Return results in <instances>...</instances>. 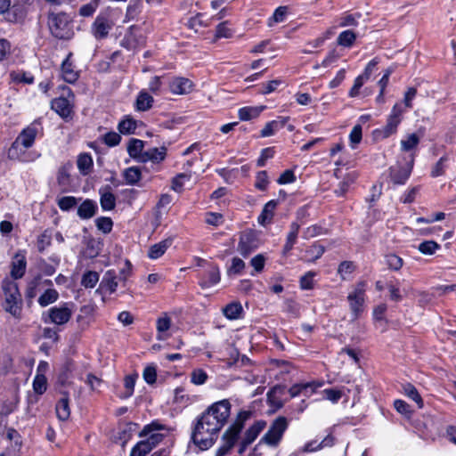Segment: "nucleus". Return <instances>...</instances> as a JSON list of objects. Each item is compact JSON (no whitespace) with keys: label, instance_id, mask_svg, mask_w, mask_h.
I'll use <instances>...</instances> for the list:
<instances>
[{"label":"nucleus","instance_id":"a19ab883","mask_svg":"<svg viewBox=\"0 0 456 456\" xmlns=\"http://www.w3.org/2000/svg\"><path fill=\"white\" fill-rule=\"evenodd\" d=\"M70 414L69 399L68 397H63L59 400L56 404V415L59 419L66 420Z\"/></svg>","mask_w":456,"mask_h":456},{"label":"nucleus","instance_id":"4c0bfd02","mask_svg":"<svg viewBox=\"0 0 456 456\" xmlns=\"http://www.w3.org/2000/svg\"><path fill=\"white\" fill-rule=\"evenodd\" d=\"M137 122L135 119L126 117L118 123V129L120 134H132L135 132Z\"/></svg>","mask_w":456,"mask_h":456},{"label":"nucleus","instance_id":"09e8293b","mask_svg":"<svg viewBox=\"0 0 456 456\" xmlns=\"http://www.w3.org/2000/svg\"><path fill=\"white\" fill-rule=\"evenodd\" d=\"M47 388V379L45 375L37 373L33 380V390L37 395H43Z\"/></svg>","mask_w":456,"mask_h":456},{"label":"nucleus","instance_id":"8fccbe9b","mask_svg":"<svg viewBox=\"0 0 456 456\" xmlns=\"http://www.w3.org/2000/svg\"><path fill=\"white\" fill-rule=\"evenodd\" d=\"M440 248V245L434 240H425L418 246V250L424 255H434Z\"/></svg>","mask_w":456,"mask_h":456},{"label":"nucleus","instance_id":"de8ad7c7","mask_svg":"<svg viewBox=\"0 0 456 456\" xmlns=\"http://www.w3.org/2000/svg\"><path fill=\"white\" fill-rule=\"evenodd\" d=\"M99 273L94 271H87L83 274L81 284L85 288H94L99 281Z\"/></svg>","mask_w":456,"mask_h":456},{"label":"nucleus","instance_id":"37998d69","mask_svg":"<svg viewBox=\"0 0 456 456\" xmlns=\"http://www.w3.org/2000/svg\"><path fill=\"white\" fill-rule=\"evenodd\" d=\"M58 297L59 294L54 289H48L39 297L38 304L45 307L57 301Z\"/></svg>","mask_w":456,"mask_h":456},{"label":"nucleus","instance_id":"9d476101","mask_svg":"<svg viewBox=\"0 0 456 456\" xmlns=\"http://www.w3.org/2000/svg\"><path fill=\"white\" fill-rule=\"evenodd\" d=\"M199 285L202 289H209L220 281V270L216 265H208L206 269L198 273Z\"/></svg>","mask_w":456,"mask_h":456},{"label":"nucleus","instance_id":"c85d7f7f","mask_svg":"<svg viewBox=\"0 0 456 456\" xmlns=\"http://www.w3.org/2000/svg\"><path fill=\"white\" fill-rule=\"evenodd\" d=\"M286 122H287L286 118H282L281 119H275V120L267 122L265 124V126H264V128L261 130L260 136L261 137H269V136L275 134V133L277 131H279L285 126Z\"/></svg>","mask_w":456,"mask_h":456},{"label":"nucleus","instance_id":"052dcab7","mask_svg":"<svg viewBox=\"0 0 456 456\" xmlns=\"http://www.w3.org/2000/svg\"><path fill=\"white\" fill-rule=\"evenodd\" d=\"M362 127L361 125H355L350 132L349 140L351 142V147L354 149L355 146L360 143L362 140Z\"/></svg>","mask_w":456,"mask_h":456},{"label":"nucleus","instance_id":"13d9d810","mask_svg":"<svg viewBox=\"0 0 456 456\" xmlns=\"http://www.w3.org/2000/svg\"><path fill=\"white\" fill-rule=\"evenodd\" d=\"M95 224L98 230L102 231L103 233H109L112 230L113 222L110 217H99L95 220Z\"/></svg>","mask_w":456,"mask_h":456},{"label":"nucleus","instance_id":"ddd939ff","mask_svg":"<svg viewBox=\"0 0 456 456\" xmlns=\"http://www.w3.org/2000/svg\"><path fill=\"white\" fill-rule=\"evenodd\" d=\"M144 37L140 29L135 26H131L125 35L121 45L128 50H134L144 45Z\"/></svg>","mask_w":456,"mask_h":456},{"label":"nucleus","instance_id":"7ed1b4c3","mask_svg":"<svg viewBox=\"0 0 456 456\" xmlns=\"http://www.w3.org/2000/svg\"><path fill=\"white\" fill-rule=\"evenodd\" d=\"M2 288L4 294V307L5 311L14 317H18L21 311L22 301L17 283L6 279L3 281Z\"/></svg>","mask_w":456,"mask_h":456},{"label":"nucleus","instance_id":"864d4df0","mask_svg":"<svg viewBox=\"0 0 456 456\" xmlns=\"http://www.w3.org/2000/svg\"><path fill=\"white\" fill-rule=\"evenodd\" d=\"M191 179V175L186 173L178 174L172 180L171 188L175 191L180 192L183 188V183L185 181H189Z\"/></svg>","mask_w":456,"mask_h":456},{"label":"nucleus","instance_id":"e433bc0d","mask_svg":"<svg viewBox=\"0 0 456 456\" xmlns=\"http://www.w3.org/2000/svg\"><path fill=\"white\" fill-rule=\"evenodd\" d=\"M419 141L420 137L417 134H410L401 141V150L405 152L411 151L419 145Z\"/></svg>","mask_w":456,"mask_h":456},{"label":"nucleus","instance_id":"c9c22d12","mask_svg":"<svg viewBox=\"0 0 456 456\" xmlns=\"http://www.w3.org/2000/svg\"><path fill=\"white\" fill-rule=\"evenodd\" d=\"M242 312V305L239 302L230 303L223 309L224 316L229 320L240 319L241 317Z\"/></svg>","mask_w":456,"mask_h":456},{"label":"nucleus","instance_id":"69168bd1","mask_svg":"<svg viewBox=\"0 0 456 456\" xmlns=\"http://www.w3.org/2000/svg\"><path fill=\"white\" fill-rule=\"evenodd\" d=\"M98 5V0H93L89 4H84L80 7L79 14L83 17H90L94 13Z\"/></svg>","mask_w":456,"mask_h":456},{"label":"nucleus","instance_id":"0eeeda50","mask_svg":"<svg viewBox=\"0 0 456 456\" xmlns=\"http://www.w3.org/2000/svg\"><path fill=\"white\" fill-rule=\"evenodd\" d=\"M220 429H194L191 439L201 451L208 450L217 440Z\"/></svg>","mask_w":456,"mask_h":456},{"label":"nucleus","instance_id":"4d7b16f0","mask_svg":"<svg viewBox=\"0 0 456 456\" xmlns=\"http://www.w3.org/2000/svg\"><path fill=\"white\" fill-rule=\"evenodd\" d=\"M276 202L274 200H271L265 205L262 214L258 217L259 223L263 224L265 220H271L273 215V210L275 209Z\"/></svg>","mask_w":456,"mask_h":456},{"label":"nucleus","instance_id":"1a4fd4ad","mask_svg":"<svg viewBox=\"0 0 456 456\" xmlns=\"http://www.w3.org/2000/svg\"><path fill=\"white\" fill-rule=\"evenodd\" d=\"M28 149L14 140L7 151V157L11 160L23 163L32 162L38 158V155L28 151Z\"/></svg>","mask_w":456,"mask_h":456},{"label":"nucleus","instance_id":"2f4dec72","mask_svg":"<svg viewBox=\"0 0 456 456\" xmlns=\"http://www.w3.org/2000/svg\"><path fill=\"white\" fill-rule=\"evenodd\" d=\"M153 102V97L145 90H142L136 97L135 109L139 111H147L152 107Z\"/></svg>","mask_w":456,"mask_h":456},{"label":"nucleus","instance_id":"20e7f679","mask_svg":"<svg viewBox=\"0 0 456 456\" xmlns=\"http://www.w3.org/2000/svg\"><path fill=\"white\" fill-rule=\"evenodd\" d=\"M48 27L51 34L58 39H69L73 35L72 25L64 12H50Z\"/></svg>","mask_w":456,"mask_h":456},{"label":"nucleus","instance_id":"2eb2a0df","mask_svg":"<svg viewBox=\"0 0 456 456\" xmlns=\"http://www.w3.org/2000/svg\"><path fill=\"white\" fill-rule=\"evenodd\" d=\"M256 417V411L253 406L248 405L240 408L232 418L228 428H243L248 421Z\"/></svg>","mask_w":456,"mask_h":456},{"label":"nucleus","instance_id":"a18cd8bd","mask_svg":"<svg viewBox=\"0 0 456 456\" xmlns=\"http://www.w3.org/2000/svg\"><path fill=\"white\" fill-rule=\"evenodd\" d=\"M403 389L405 395L414 401L418 404L419 408L423 407L422 398L414 386L408 383L403 387Z\"/></svg>","mask_w":456,"mask_h":456},{"label":"nucleus","instance_id":"49530a36","mask_svg":"<svg viewBox=\"0 0 456 456\" xmlns=\"http://www.w3.org/2000/svg\"><path fill=\"white\" fill-rule=\"evenodd\" d=\"M361 18H362V14L360 12L345 13L339 19V26L340 27H355L358 25V20Z\"/></svg>","mask_w":456,"mask_h":456},{"label":"nucleus","instance_id":"bf43d9fd","mask_svg":"<svg viewBox=\"0 0 456 456\" xmlns=\"http://www.w3.org/2000/svg\"><path fill=\"white\" fill-rule=\"evenodd\" d=\"M142 377L144 381L149 384L152 385L156 382L157 379V369L154 365H149L144 368L142 372Z\"/></svg>","mask_w":456,"mask_h":456},{"label":"nucleus","instance_id":"bb28decb","mask_svg":"<svg viewBox=\"0 0 456 456\" xmlns=\"http://www.w3.org/2000/svg\"><path fill=\"white\" fill-rule=\"evenodd\" d=\"M118 276L114 270H108L101 281L102 289L107 290L110 294H112L116 291L118 288Z\"/></svg>","mask_w":456,"mask_h":456},{"label":"nucleus","instance_id":"6ab92c4d","mask_svg":"<svg viewBox=\"0 0 456 456\" xmlns=\"http://www.w3.org/2000/svg\"><path fill=\"white\" fill-rule=\"evenodd\" d=\"M170 91L175 94H186L192 91L193 84L186 77H175L169 85Z\"/></svg>","mask_w":456,"mask_h":456},{"label":"nucleus","instance_id":"ea45409f","mask_svg":"<svg viewBox=\"0 0 456 456\" xmlns=\"http://www.w3.org/2000/svg\"><path fill=\"white\" fill-rule=\"evenodd\" d=\"M355 39H356L355 33L350 29H347V30L342 31L338 35V37L337 38V43H338V45L344 46V47H351L354 45Z\"/></svg>","mask_w":456,"mask_h":456},{"label":"nucleus","instance_id":"412c9836","mask_svg":"<svg viewBox=\"0 0 456 456\" xmlns=\"http://www.w3.org/2000/svg\"><path fill=\"white\" fill-rule=\"evenodd\" d=\"M27 262L23 253L18 252L15 254L12 262L11 275L13 279L21 278L26 271Z\"/></svg>","mask_w":456,"mask_h":456},{"label":"nucleus","instance_id":"f03ea898","mask_svg":"<svg viewBox=\"0 0 456 456\" xmlns=\"http://www.w3.org/2000/svg\"><path fill=\"white\" fill-rule=\"evenodd\" d=\"M243 429H227L223 435V444L217 449L216 456H224L239 443L240 454H242L248 444L255 441L261 429H246L243 436L241 431Z\"/></svg>","mask_w":456,"mask_h":456},{"label":"nucleus","instance_id":"a878e982","mask_svg":"<svg viewBox=\"0 0 456 456\" xmlns=\"http://www.w3.org/2000/svg\"><path fill=\"white\" fill-rule=\"evenodd\" d=\"M265 108V105L246 106L238 110V116L240 120L248 121L256 118Z\"/></svg>","mask_w":456,"mask_h":456},{"label":"nucleus","instance_id":"dca6fc26","mask_svg":"<svg viewBox=\"0 0 456 456\" xmlns=\"http://www.w3.org/2000/svg\"><path fill=\"white\" fill-rule=\"evenodd\" d=\"M286 387L284 386H275L267 393V403L274 410L281 408L287 400Z\"/></svg>","mask_w":456,"mask_h":456},{"label":"nucleus","instance_id":"aec40b11","mask_svg":"<svg viewBox=\"0 0 456 456\" xmlns=\"http://www.w3.org/2000/svg\"><path fill=\"white\" fill-rule=\"evenodd\" d=\"M157 429H142L139 433V436L144 438L141 440L140 443H144L146 447L150 448V452L163 440V435L154 432Z\"/></svg>","mask_w":456,"mask_h":456},{"label":"nucleus","instance_id":"473e14b6","mask_svg":"<svg viewBox=\"0 0 456 456\" xmlns=\"http://www.w3.org/2000/svg\"><path fill=\"white\" fill-rule=\"evenodd\" d=\"M171 327V319L167 314H163L158 318L156 322V328L158 331L157 338L159 340H164L167 338L166 332Z\"/></svg>","mask_w":456,"mask_h":456},{"label":"nucleus","instance_id":"72a5a7b5","mask_svg":"<svg viewBox=\"0 0 456 456\" xmlns=\"http://www.w3.org/2000/svg\"><path fill=\"white\" fill-rule=\"evenodd\" d=\"M300 224L293 222L289 226V232L288 233L286 243L283 247V254H288L295 245L298 234Z\"/></svg>","mask_w":456,"mask_h":456},{"label":"nucleus","instance_id":"5fc2aeb1","mask_svg":"<svg viewBox=\"0 0 456 456\" xmlns=\"http://www.w3.org/2000/svg\"><path fill=\"white\" fill-rule=\"evenodd\" d=\"M386 264L389 269L398 271L402 268L403 261L395 254H388L386 256Z\"/></svg>","mask_w":456,"mask_h":456},{"label":"nucleus","instance_id":"3c124183","mask_svg":"<svg viewBox=\"0 0 456 456\" xmlns=\"http://www.w3.org/2000/svg\"><path fill=\"white\" fill-rule=\"evenodd\" d=\"M77 204V198L73 196H63L57 200V205L62 211H69Z\"/></svg>","mask_w":456,"mask_h":456},{"label":"nucleus","instance_id":"cd10ccee","mask_svg":"<svg viewBox=\"0 0 456 456\" xmlns=\"http://www.w3.org/2000/svg\"><path fill=\"white\" fill-rule=\"evenodd\" d=\"M144 142L140 139L132 138L127 144V152L129 156L134 159L141 161L143 157Z\"/></svg>","mask_w":456,"mask_h":456},{"label":"nucleus","instance_id":"f257e3e1","mask_svg":"<svg viewBox=\"0 0 456 456\" xmlns=\"http://www.w3.org/2000/svg\"><path fill=\"white\" fill-rule=\"evenodd\" d=\"M232 403L229 399H222L211 403L197 418L195 428L208 426L212 428H227L231 422Z\"/></svg>","mask_w":456,"mask_h":456},{"label":"nucleus","instance_id":"f8f14e48","mask_svg":"<svg viewBox=\"0 0 456 456\" xmlns=\"http://www.w3.org/2000/svg\"><path fill=\"white\" fill-rule=\"evenodd\" d=\"M336 437L332 433L326 436H317L316 439L306 443L302 449L304 452H314L325 448L331 447L335 444Z\"/></svg>","mask_w":456,"mask_h":456},{"label":"nucleus","instance_id":"b1692460","mask_svg":"<svg viewBox=\"0 0 456 456\" xmlns=\"http://www.w3.org/2000/svg\"><path fill=\"white\" fill-rule=\"evenodd\" d=\"M51 108L61 118L69 117L72 110V105L69 101L64 97H59L53 100L51 102Z\"/></svg>","mask_w":456,"mask_h":456},{"label":"nucleus","instance_id":"a211bd4d","mask_svg":"<svg viewBox=\"0 0 456 456\" xmlns=\"http://www.w3.org/2000/svg\"><path fill=\"white\" fill-rule=\"evenodd\" d=\"M72 53H69L61 63V77L69 84L75 83L79 77L78 71L74 69V65L70 61Z\"/></svg>","mask_w":456,"mask_h":456},{"label":"nucleus","instance_id":"e2e57ef3","mask_svg":"<svg viewBox=\"0 0 456 456\" xmlns=\"http://www.w3.org/2000/svg\"><path fill=\"white\" fill-rule=\"evenodd\" d=\"M208 379V374L201 369L194 370L191 375V381L192 384L200 386L203 385Z\"/></svg>","mask_w":456,"mask_h":456},{"label":"nucleus","instance_id":"39448f33","mask_svg":"<svg viewBox=\"0 0 456 456\" xmlns=\"http://www.w3.org/2000/svg\"><path fill=\"white\" fill-rule=\"evenodd\" d=\"M366 287L367 282L360 281L354 286L352 291L347 296L353 321L358 319L363 312Z\"/></svg>","mask_w":456,"mask_h":456},{"label":"nucleus","instance_id":"58836bf2","mask_svg":"<svg viewBox=\"0 0 456 456\" xmlns=\"http://www.w3.org/2000/svg\"><path fill=\"white\" fill-rule=\"evenodd\" d=\"M123 176L127 184L134 185L141 180L142 174L139 167H131L124 170Z\"/></svg>","mask_w":456,"mask_h":456},{"label":"nucleus","instance_id":"79ce46f5","mask_svg":"<svg viewBox=\"0 0 456 456\" xmlns=\"http://www.w3.org/2000/svg\"><path fill=\"white\" fill-rule=\"evenodd\" d=\"M288 6H279L275 9L273 14L268 20V26L272 27L276 23L283 22L288 15Z\"/></svg>","mask_w":456,"mask_h":456},{"label":"nucleus","instance_id":"0e129e2a","mask_svg":"<svg viewBox=\"0 0 456 456\" xmlns=\"http://www.w3.org/2000/svg\"><path fill=\"white\" fill-rule=\"evenodd\" d=\"M137 377H138L137 374H131V375H127L125 377V379H124V386L126 388L125 397H130L133 395Z\"/></svg>","mask_w":456,"mask_h":456},{"label":"nucleus","instance_id":"6e6d98bb","mask_svg":"<svg viewBox=\"0 0 456 456\" xmlns=\"http://www.w3.org/2000/svg\"><path fill=\"white\" fill-rule=\"evenodd\" d=\"M210 22L208 20L205 19L204 15L201 13H198L194 17H191L189 20L190 28L197 30L200 27H208Z\"/></svg>","mask_w":456,"mask_h":456},{"label":"nucleus","instance_id":"c756f323","mask_svg":"<svg viewBox=\"0 0 456 456\" xmlns=\"http://www.w3.org/2000/svg\"><path fill=\"white\" fill-rule=\"evenodd\" d=\"M97 210V204L92 200H86L77 208V216L81 219L93 217Z\"/></svg>","mask_w":456,"mask_h":456},{"label":"nucleus","instance_id":"338daca9","mask_svg":"<svg viewBox=\"0 0 456 456\" xmlns=\"http://www.w3.org/2000/svg\"><path fill=\"white\" fill-rule=\"evenodd\" d=\"M232 30L229 27L228 21L221 22L220 24L217 25L216 30V37L229 38L232 37Z\"/></svg>","mask_w":456,"mask_h":456},{"label":"nucleus","instance_id":"f704fd0d","mask_svg":"<svg viewBox=\"0 0 456 456\" xmlns=\"http://www.w3.org/2000/svg\"><path fill=\"white\" fill-rule=\"evenodd\" d=\"M77 168L79 172L86 175H88L93 168V159L89 153L79 154L77 161Z\"/></svg>","mask_w":456,"mask_h":456},{"label":"nucleus","instance_id":"4468645a","mask_svg":"<svg viewBox=\"0 0 456 456\" xmlns=\"http://www.w3.org/2000/svg\"><path fill=\"white\" fill-rule=\"evenodd\" d=\"M72 315V310L67 304L60 306H54L48 310V317L51 322L62 325L69 321Z\"/></svg>","mask_w":456,"mask_h":456},{"label":"nucleus","instance_id":"393cba45","mask_svg":"<svg viewBox=\"0 0 456 456\" xmlns=\"http://www.w3.org/2000/svg\"><path fill=\"white\" fill-rule=\"evenodd\" d=\"M100 193V204L104 211H110L114 209L116 206V197L110 191V187L106 186L99 191Z\"/></svg>","mask_w":456,"mask_h":456},{"label":"nucleus","instance_id":"680f3d73","mask_svg":"<svg viewBox=\"0 0 456 456\" xmlns=\"http://www.w3.org/2000/svg\"><path fill=\"white\" fill-rule=\"evenodd\" d=\"M354 265L350 261L342 262L338 269V273L343 280H346L347 277L354 272Z\"/></svg>","mask_w":456,"mask_h":456},{"label":"nucleus","instance_id":"423d86ee","mask_svg":"<svg viewBox=\"0 0 456 456\" xmlns=\"http://www.w3.org/2000/svg\"><path fill=\"white\" fill-rule=\"evenodd\" d=\"M404 112L401 103H395L392 108L388 116L386 126L379 130H376L375 134L378 137L387 138L397 131V127L402 121V115Z\"/></svg>","mask_w":456,"mask_h":456},{"label":"nucleus","instance_id":"6e6552de","mask_svg":"<svg viewBox=\"0 0 456 456\" xmlns=\"http://www.w3.org/2000/svg\"><path fill=\"white\" fill-rule=\"evenodd\" d=\"M42 129L43 127L40 118L35 119L20 131L15 140L20 142L23 146L31 148L35 143L37 135L42 131Z\"/></svg>","mask_w":456,"mask_h":456},{"label":"nucleus","instance_id":"4be33fe9","mask_svg":"<svg viewBox=\"0 0 456 456\" xmlns=\"http://www.w3.org/2000/svg\"><path fill=\"white\" fill-rule=\"evenodd\" d=\"M173 239L167 238L158 243L151 245L148 250V257L153 260L161 257L166 253L167 248L171 247Z\"/></svg>","mask_w":456,"mask_h":456},{"label":"nucleus","instance_id":"5701e85b","mask_svg":"<svg viewBox=\"0 0 456 456\" xmlns=\"http://www.w3.org/2000/svg\"><path fill=\"white\" fill-rule=\"evenodd\" d=\"M167 156V148L165 146L159 148H151L144 151L142 162L151 161L155 164L162 162Z\"/></svg>","mask_w":456,"mask_h":456},{"label":"nucleus","instance_id":"603ef678","mask_svg":"<svg viewBox=\"0 0 456 456\" xmlns=\"http://www.w3.org/2000/svg\"><path fill=\"white\" fill-rule=\"evenodd\" d=\"M251 239L249 235H244L240 238L238 245V250L243 256H248L254 249L250 245Z\"/></svg>","mask_w":456,"mask_h":456},{"label":"nucleus","instance_id":"c03bdc74","mask_svg":"<svg viewBox=\"0 0 456 456\" xmlns=\"http://www.w3.org/2000/svg\"><path fill=\"white\" fill-rule=\"evenodd\" d=\"M312 387L313 386L311 383L296 384L289 388V393L291 398L298 396L300 395L308 396L309 392L313 391Z\"/></svg>","mask_w":456,"mask_h":456},{"label":"nucleus","instance_id":"774afa93","mask_svg":"<svg viewBox=\"0 0 456 456\" xmlns=\"http://www.w3.org/2000/svg\"><path fill=\"white\" fill-rule=\"evenodd\" d=\"M51 244V235L45 231L41 233L37 240L38 251H44Z\"/></svg>","mask_w":456,"mask_h":456},{"label":"nucleus","instance_id":"7c9ffc66","mask_svg":"<svg viewBox=\"0 0 456 456\" xmlns=\"http://www.w3.org/2000/svg\"><path fill=\"white\" fill-rule=\"evenodd\" d=\"M283 431L284 429H269L261 438L258 445L265 444L273 447L277 446L283 436Z\"/></svg>","mask_w":456,"mask_h":456},{"label":"nucleus","instance_id":"f3484780","mask_svg":"<svg viewBox=\"0 0 456 456\" xmlns=\"http://www.w3.org/2000/svg\"><path fill=\"white\" fill-rule=\"evenodd\" d=\"M111 29L110 21L103 16H97L92 25V32L96 39L105 38Z\"/></svg>","mask_w":456,"mask_h":456},{"label":"nucleus","instance_id":"9b49d317","mask_svg":"<svg viewBox=\"0 0 456 456\" xmlns=\"http://www.w3.org/2000/svg\"><path fill=\"white\" fill-rule=\"evenodd\" d=\"M414 163V155L411 154V159L405 167L395 166L390 167V177L395 184H404L409 179Z\"/></svg>","mask_w":456,"mask_h":456}]
</instances>
